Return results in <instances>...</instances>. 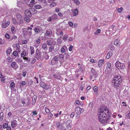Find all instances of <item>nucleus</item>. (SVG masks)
Listing matches in <instances>:
<instances>
[{
  "instance_id": "nucleus-1",
  "label": "nucleus",
  "mask_w": 130,
  "mask_h": 130,
  "mask_svg": "<svg viewBox=\"0 0 130 130\" xmlns=\"http://www.w3.org/2000/svg\"><path fill=\"white\" fill-rule=\"evenodd\" d=\"M98 113V116L99 121L104 125L109 123L111 113L106 106H102L99 109Z\"/></svg>"
},
{
  "instance_id": "nucleus-2",
  "label": "nucleus",
  "mask_w": 130,
  "mask_h": 130,
  "mask_svg": "<svg viewBox=\"0 0 130 130\" xmlns=\"http://www.w3.org/2000/svg\"><path fill=\"white\" fill-rule=\"evenodd\" d=\"M122 78L120 75H116L115 76L112 81V84L113 86L117 89L120 88L121 84Z\"/></svg>"
},
{
  "instance_id": "nucleus-3",
  "label": "nucleus",
  "mask_w": 130,
  "mask_h": 130,
  "mask_svg": "<svg viewBox=\"0 0 130 130\" xmlns=\"http://www.w3.org/2000/svg\"><path fill=\"white\" fill-rule=\"evenodd\" d=\"M115 65L117 68L119 69H123L125 68L124 64L119 61H117L116 62Z\"/></svg>"
},
{
  "instance_id": "nucleus-4",
  "label": "nucleus",
  "mask_w": 130,
  "mask_h": 130,
  "mask_svg": "<svg viewBox=\"0 0 130 130\" xmlns=\"http://www.w3.org/2000/svg\"><path fill=\"white\" fill-rule=\"evenodd\" d=\"M72 122V120L69 119H68L65 123L66 126L68 130H71V129L72 126L70 125V123H71Z\"/></svg>"
},
{
  "instance_id": "nucleus-5",
  "label": "nucleus",
  "mask_w": 130,
  "mask_h": 130,
  "mask_svg": "<svg viewBox=\"0 0 130 130\" xmlns=\"http://www.w3.org/2000/svg\"><path fill=\"white\" fill-rule=\"evenodd\" d=\"M84 109L80 108L79 106L76 107L75 109V111L78 115H80L81 113H83Z\"/></svg>"
},
{
  "instance_id": "nucleus-6",
  "label": "nucleus",
  "mask_w": 130,
  "mask_h": 130,
  "mask_svg": "<svg viewBox=\"0 0 130 130\" xmlns=\"http://www.w3.org/2000/svg\"><path fill=\"white\" fill-rule=\"evenodd\" d=\"M58 57L57 56H54L51 60V64L55 65L57 63L58 60Z\"/></svg>"
},
{
  "instance_id": "nucleus-7",
  "label": "nucleus",
  "mask_w": 130,
  "mask_h": 130,
  "mask_svg": "<svg viewBox=\"0 0 130 130\" xmlns=\"http://www.w3.org/2000/svg\"><path fill=\"white\" fill-rule=\"evenodd\" d=\"M52 33V31L47 30L44 35V37L45 38H48V37H50L51 36Z\"/></svg>"
},
{
  "instance_id": "nucleus-8",
  "label": "nucleus",
  "mask_w": 130,
  "mask_h": 130,
  "mask_svg": "<svg viewBox=\"0 0 130 130\" xmlns=\"http://www.w3.org/2000/svg\"><path fill=\"white\" fill-rule=\"evenodd\" d=\"M29 11L31 15L35 14L37 12V10L33 8H30L29 9Z\"/></svg>"
},
{
  "instance_id": "nucleus-9",
  "label": "nucleus",
  "mask_w": 130,
  "mask_h": 130,
  "mask_svg": "<svg viewBox=\"0 0 130 130\" xmlns=\"http://www.w3.org/2000/svg\"><path fill=\"white\" fill-rule=\"evenodd\" d=\"M91 72L93 76L95 77V78L97 77L98 75L97 73L94 68H91Z\"/></svg>"
},
{
  "instance_id": "nucleus-10",
  "label": "nucleus",
  "mask_w": 130,
  "mask_h": 130,
  "mask_svg": "<svg viewBox=\"0 0 130 130\" xmlns=\"http://www.w3.org/2000/svg\"><path fill=\"white\" fill-rule=\"evenodd\" d=\"M11 66L12 68L15 70H16L19 67L18 66L15 62H12L11 63Z\"/></svg>"
},
{
  "instance_id": "nucleus-11",
  "label": "nucleus",
  "mask_w": 130,
  "mask_h": 130,
  "mask_svg": "<svg viewBox=\"0 0 130 130\" xmlns=\"http://www.w3.org/2000/svg\"><path fill=\"white\" fill-rule=\"evenodd\" d=\"M41 53L40 51L38 49H37L36 50V53L35 54V57L36 58H38L41 55Z\"/></svg>"
},
{
  "instance_id": "nucleus-12",
  "label": "nucleus",
  "mask_w": 130,
  "mask_h": 130,
  "mask_svg": "<svg viewBox=\"0 0 130 130\" xmlns=\"http://www.w3.org/2000/svg\"><path fill=\"white\" fill-rule=\"evenodd\" d=\"M40 85L41 87L44 88L46 90L49 89V87L43 82H41L40 84Z\"/></svg>"
},
{
  "instance_id": "nucleus-13",
  "label": "nucleus",
  "mask_w": 130,
  "mask_h": 130,
  "mask_svg": "<svg viewBox=\"0 0 130 130\" xmlns=\"http://www.w3.org/2000/svg\"><path fill=\"white\" fill-rule=\"evenodd\" d=\"M25 14L26 16L27 17L29 18L30 17H31V15L30 13L29 9L26 10L25 11Z\"/></svg>"
},
{
  "instance_id": "nucleus-14",
  "label": "nucleus",
  "mask_w": 130,
  "mask_h": 130,
  "mask_svg": "<svg viewBox=\"0 0 130 130\" xmlns=\"http://www.w3.org/2000/svg\"><path fill=\"white\" fill-rule=\"evenodd\" d=\"M10 23L9 21H8L6 23H2V28H5L7 27Z\"/></svg>"
},
{
  "instance_id": "nucleus-15",
  "label": "nucleus",
  "mask_w": 130,
  "mask_h": 130,
  "mask_svg": "<svg viewBox=\"0 0 130 130\" xmlns=\"http://www.w3.org/2000/svg\"><path fill=\"white\" fill-rule=\"evenodd\" d=\"M17 123L15 120H13L11 122V126L12 128L14 127L17 126Z\"/></svg>"
},
{
  "instance_id": "nucleus-16",
  "label": "nucleus",
  "mask_w": 130,
  "mask_h": 130,
  "mask_svg": "<svg viewBox=\"0 0 130 130\" xmlns=\"http://www.w3.org/2000/svg\"><path fill=\"white\" fill-rule=\"evenodd\" d=\"M34 30L35 33L37 34L40 32L41 31V30L39 27H36V28H34Z\"/></svg>"
},
{
  "instance_id": "nucleus-17",
  "label": "nucleus",
  "mask_w": 130,
  "mask_h": 130,
  "mask_svg": "<svg viewBox=\"0 0 130 130\" xmlns=\"http://www.w3.org/2000/svg\"><path fill=\"white\" fill-rule=\"evenodd\" d=\"M57 127L59 129H60L61 128H63L64 127H63L62 125L60 124L59 122H58L56 124Z\"/></svg>"
},
{
  "instance_id": "nucleus-18",
  "label": "nucleus",
  "mask_w": 130,
  "mask_h": 130,
  "mask_svg": "<svg viewBox=\"0 0 130 130\" xmlns=\"http://www.w3.org/2000/svg\"><path fill=\"white\" fill-rule=\"evenodd\" d=\"M104 62V59L101 60H99L98 63V66L99 67H101Z\"/></svg>"
},
{
  "instance_id": "nucleus-19",
  "label": "nucleus",
  "mask_w": 130,
  "mask_h": 130,
  "mask_svg": "<svg viewBox=\"0 0 130 130\" xmlns=\"http://www.w3.org/2000/svg\"><path fill=\"white\" fill-rule=\"evenodd\" d=\"M53 76L54 77L57 79H59L61 77L60 74L59 73L57 74H54L53 75Z\"/></svg>"
},
{
  "instance_id": "nucleus-20",
  "label": "nucleus",
  "mask_w": 130,
  "mask_h": 130,
  "mask_svg": "<svg viewBox=\"0 0 130 130\" xmlns=\"http://www.w3.org/2000/svg\"><path fill=\"white\" fill-rule=\"evenodd\" d=\"M30 53L31 55H32L34 53V47L32 46L30 47Z\"/></svg>"
},
{
  "instance_id": "nucleus-21",
  "label": "nucleus",
  "mask_w": 130,
  "mask_h": 130,
  "mask_svg": "<svg viewBox=\"0 0 130 130\" xmlns=\"http://www.w3.org/2000/svg\"><path fill=\"white\" fill-rule=\"evenodd\" d=\"M12 51V49L10 47H9L7 50L6 52L7 55H10L11 52Z\"/></svg>"
},
{
  "instance_id": "nucleus-22",
  "label": "nucleus",
  "mask_w": 130,
  "mask_h": 130,
  "mask_svg": "<svg viewBox=\"0 0 130 130\" xmlns=\"http://www.w3.org/2000/svg\"><path fill=\"white\" fill-rule=\"evenodd\" d=\"M119 42L120 41L118 39L116 40L114 42V44L115 45H116L117 46H119Z\"/></svg>"
},
{
  "instance_id": "nucleus-23",
  "label": "nucleus",
  "mask_w": 130,
  "mask_h": 130,
  "mask_svg": "<svg viewBox=\"0 0 130 130\" xmlns=\"http://www.w3.org/2000/svg\"><path fill=\"white\" fill-rule=\"evenodd\" d=\"M67 47L65 45L63 46L61 48V52L62 53H63L65 52V48H67Z\"/></svg>"
},
{
  "instance_id": "nucleus-24",
  "label": "nucleus",
  "mask_w": 130,
  "mask_h": 130,
  "mask_svg": "<svg viewBox=\"0 0 130 130\" xmlns=\"http://www.w3.org/2000/svg\"><path fill=\"white\" fill-rule=\"evenodd\" d=\"M16 16L18 20L22 19V17L21 15L19 13H17L16 14Z\"/></svg>"
},
{
  "instance_id": "nucleus-25",
  "label": "nucleus",
  "mask_w": 130,
  "mask_h": 130,
  "mask_svg": "<svg viewBox=\"0 0 130 130\" xmlns=\"http://www.w3.org/2000/svg\"><path fill=\"white\" fill-rule=\"evenodd\" d=\"M21 57H26V54L25 51H23L21 54Z\"/></svg>"
},
{
  "instance_id": "nucleus-26",
  "label": "nucleus",
  "mask_w": 130,
  "mask_h": 130,
  "mask_svg": "<svg viewBox=\"0 0 130 130\" xmlns=\"http://www.w3.org/2000/svg\"><path fill=\"white\" fill-rule=\"evenodd\" d=\"M34 7L36 9H38L41 8L42 7L39 5L37 4L35 5L34 6Z\"/></svg>"
},
{
  "instance_id": "nucleus-27",
  "label": "nucleus",
  "mask_w": 130,
  "mask_h": 130,
  "mask_svg": "<svg viewBox=\"0 0 130 130\" xmlns=\"http://www.w3.org/2000/svg\"><path fill=\"white\" fill-rule=\"evenodd\" d=\"M112 53L111 52L109 51L107 55L106 56V58L107 59L109 58L112 55Z\"/></svg>"
},
{
  "instance_id": "nucleus-28",
  "label": "nucleus",
  "mask_w": 130,
  "mask_h": 130,
  "mask_svg": "<svg viewBox=\"0 0 130 130\" xmlns=\"http://www.w3.org/2000/svg\"><path fill=\"white\" fill-rule=\"evenodd\" d=\"M24 20L27 23H29L30 21V18L27 17L26 16L24 18Z\"/></svg>"
},
{
  "instance_id": "nucleus-29",
  "label": "nucleus",
  "mask_w": 130,
  "mask_h": 130,
  "mask_svg": "<svg viewBox=\"0 0 130 130\" xmlns=\"http://www.w3.org/2000/svg\"><path fill=\"white\" fill-rule=\"evenodd\" d=\"M93 90L96 93L98 92V87L96 86H94L93 87Z\"/></svg>"
},
{
  "instance_id": "nucleus-30",
  "label": "nucleus",
  "mask_w": 130,
  "mask_h": 130,
  "mask_svg": "<svg viewBox=\"0 0 130 130\" xmlns=\"http://www.w3.org/2000/svg\"><path fill=\"white\" fill-rule=\"evenodd\" d=\"M11 31L13 34H14L15 32V27L13 26H12L11 27Z\"/></svg>"
},
{
  "instance_id": "nucleus-31",
  "label": "nucleus",
  "mask_w": 130,
  "mask_h": 130,
  "mask_svg": "<svg viewBox=\"0 0 130 130\" xmlns=\"http://www.w3.org/2000/svg\"><path fill=\"white\" fill-rule=\"evenodd\" d=\"M36 43L37 44H39L41 42L40 38L39 37L35 41Z\"/></svg>"
},
{
  "instance_id": "nucleus-32",
  "label": "nucleus",
  "mask_w": 130,
  "mask_h": 130,
  "mask_svg": "<svg viewBox=\"0 0 130 130\" xmlns=\"http://www.w3.org/2000/svg\"><path fill=\"white\" fill-rule=\"evenodd\" d=\"M52 18L53 20H56L57 19V15L56 14H53L52 16Z\"/></svg>"
},
{
  "instance_id": "nucleus-33",
  "label": "nucleus",
  "mask_w": 130,
  "mask_h": 130,
  "mask_svg": "<svg viewBox=\"0 0 130 130\" xmlns=\"http://www.w3.org/2000/svg\"><path fill=\"white\" fill-rule=\"evenodd\" d=\"M12 22L15 25H17L18 24V22H17V20H16V19L14 18H13L12 19Z\"/></svg>"
},
{
  "instance_id": "nucleus-34",
  "label": "nucleus",
  "mask_w": 130,
  "mask_h": 130,
  "mask_svg": "<svg viewBox=\"0 0 130 130\" xmlns=\"http://www.w3.org/2000/svg\"><path fill=\"white\" fill-rule=\"evenodd\" d=\"M4 113L3 112L0 113V120L2 121L3 119Z\"/></svg>"
},
{
  "instance_id": "nucleus-35",
  "label": "nucleus",
  "mask_w": 130,
  "mask_h": 130,
  "mask_svg": "<svg viewBox=\"0 0 130 130\" xmlns=\"http://www.w3.org/2000/svg\"><path fill=\"white\" fill-rule=\"evenodd\" d=\"M46 43L47 45L49 46L52 45L53 44V42L51 40L47 41Z\"/></svg>"
},
{
  "instance_id": "nucleus-36",
  "label": "nucleus",
  "mask_w": 130,
  "mask_h": 130,
  "mask_svg": "<svg viewBox=\"0 0 130 130\" xmlns=\"http://www.w3.org/2000/svg\"><path fill=\"white\" fill-rule=\"evenodd\" d=\"M42 47L43 48L44 50H45L46 49V48L47 47V45L45 43H43L42 45Z\"/></svg>"
},
{
  "instance_id": "nucleus-37",
  "label": "nucleus",
  "mask_w": 130,
  "mask_h": 130,
  "mask_svg": "<svg viewBox=\"0 0 130 130\" xmlns=\"http://www.w3.org/2000/svg\"><path fill=\"white\" fill-rule=\"evenodd\" d=\"M19 21L18 22V24L20 25L22 24H23L24 21L22 19L19 20Z\"/></svg>"
},
{
  "instance_id": "nucleus-38",
  "label": "nucleus",
  "mask_w": 130,
  "mask_h": 130,
  "mask_svg": "<svg viewBox=\"0 0 130 130\" xmlns=\"http://www.w3.org/2000/svg\"><path fill=\"white\" fill-rule=\"evenodd\" d=\"M45 112L47 114L50 113L51 112L49 109L46 107L45 108Z\"/></svg>"
},
{
  "instance_id": "nucleus-39",
  "label": "nucleus",
  "mask_w": 130,
  "mask_h": 130,
  "mask_svg": "<svg viewBox=\"0 0 130 130\" xmlns=\"http://www.w3.org/2000/svg\"><path fill=\"white\" fill-rule=\"evenodd\" d=\"M68 37V35L67 34H65L64 35L63 38V39L64 41H66Z\"/></svg>"
},
{
  "instance_id": "nucleus-40",
  "label": "nucleus",
  "mask_w": 130,
  "mask_h": 130,
  "mask_svg": "<svg viewBox=\"0 0 130 130\" xmlns=\"http://www.w3.org/2000/svg\"><path fill=\"white\" fill-rule=\"evenodd\" d=\"M101 30L100 29H98L94 32V34L95 35H97L100 33L101 32Z\"/></svg>"
},
{
  "instance_id": "nucleus-41",
  "label": "nucleus",
  "mask_w": 130,
  "mask_h": 130,
  "mask_svg": "<svg viewBox=\"0 0 130 130\" xmlns=\"http://www.w3.org/2000/svg\"><path fill=\"white\" fill-rule=\"evenodd\" d=\"M57 3L56 2H53L51 4L50 6L51 7H53L56 5Z\"/></svg>"
},
{
  "instance_id": "nucleus-42",
  "label": "nucleus",
  "mask_w": 130,
  "mask_h": 130,
  "mask_svg": "<svg viewBox=\"0 0 130 130\" xmlns=\"http://www.w3.org/2000/svg\"><path fill=\"white\" fill-rule=\"evenodd\" d=\"M26 33L28 35V36L30 37L31 36L32 34V32L31 30L29 31H27L26 32Z\"/></svg>"
},
{
  "instance_id": "nucleus-43",
  "label": "nucleus",
  "mask_w": 130,
  "mask_h": 130,
  "mask_svg": "<svg viewBox=\"0 0 130 130\" xmlns=\"http://www.w3.org/2000/svg\"><path fill=\"white\" fill-rule=\"evenodd\" d=\"M22 3L20 2H18L17 3V6L18 7H21L22 6Z\"/></svg>"
},
{
  "instance_id": "nucleus-44",
  "label": "nucleus",
  "mask_w": 130,
  "mask_h": 130,
  "mask_svg": "<svg viewBox=\"0 0 130 130\" xmlns=\"http://www.w3.org/2000/svg\"><path fill=\"white\" fill-rule=\"evenodd\" d=\"M74 2L77 5H79L80 4V2L78 0H74Z\"/></svg>"
},
{
  "instance_id": "nucleus-45",
  "label": "nucleus",
  "mask_w": 130,
  "mask_h": 130,
  "mask_svg": "<svg viewBox=\"0 0 130 130\" xmlns=\"http://www.w3.org/2000/svg\"><path fill=\"white\" fill-rule=\"evenodd\" d=\"M13 54L14 56L15 57L17 56L18 55V52L16 51H14L13 52Z\"/></svg>"
},
{
  "instance_id": "nucleus-46",
  "label": "nucleus",
  "mask_w": 130,
  "mask_h": 130,
  "mask_svg": "<svg viewBox=\"0 0 130 130\" xmlns=\"http://www.w3.org/2000/svg\"><path fill=\"white\" fill-rule=\"evenodd\" d=\"M34 27V25H31L30 27H27V29L28 30H29L30 29V30H31L32 29V28Z\"/></svg>"
},
{
  "instance_id": "nucleus-47",
  "label": "nucleus",
  "mask_w": 130,
  "mask_h": 130,
  "mask_svg": "<svg viewBox=\"0 0 130 130\" xmlns=\"http://www.w3.org/2000/svg\"><path fill=\"white\" fill-rule=\"evenodd\" d=\"M111 64L110 62H108L107 63V68H108L109 69L111 68Z\"/></svg>"
},
{
  "instance_id": "nucleus-48",
  "label": "nucleus",
  "mask_w": 130,
  "mask_h": 130,
  "mask_svg": "<svg viewBox=\"0 0 130 130\" xmlns=\"http://www.w3.org/2000/svg\"><path fill=\"white\" fill-rule=\"evenodd\" d=\"M78 11L77 9H75L74 11V15H76L78 13Z\"/></svg>"
},
{
  "instance_id": "nucleus-49",
  "label": "nucleus",
  "mask_w": 130,
  "mask_h": 130,
  "mask_svg": "<svg viewBox=\"0 0 130 130\" xmlns=\"http://www.w3.org/2000/svg\"><path fill=\"white\" fill-rule=\"evenodd\" d=\"M54 47L53 46H51L49 47V50L51 52L54 50Z\"/></svg>"
},
{
  "instance_id": "nucleus-50",
  "label": "nucleus",
  "mask_w": 130,
  "mask_h": 130,
  "mask_svg": "<svg viewBox=\"0 0 130 130\" xmlns=\"http://www.w3.org/2000/svg\"><path fill=\"white\" fill-rule=\"evenodd\" d=\"M8 124L7 123H5L3 125V127L4 128H6L8 127Z\"/></svg>"
},
{
  "instance_id": "nucleus-51",
  "label": "nucleus",
  "mask_w": 130,
  "mask_h": 130,
  "mask_svg": "<svg viewBox=\"0 0 130 130\" xmlns=\"http://www.w3.org/2000/svg\"><path fill=\"white\" fill-rule=\"evenodd\" d=\"M23 59L26 60L28 62L30 60V58H28L26 57H23Z\"/></svg>"
},
{
  "instance_id": "nucleus-52",
  "label": "nucleus",
  "mask_w": 130,
  "mask_h": 130,
  "mask_svg": "<svg viewBox=\"0 0 130 130\" xmlns=\"http://www.w3.org/2000/svg\"><path fill=\"white\" fill-rule=\"evenodd\" d=\"M37 96L34 95L32 96V99L33 100L34 99V101L35 102L37 100Z\"/></svg>"
},
{
  "instance_id": "nucleus-53",
  "label": "nucleus",
  "mask_w": 130,
  "mask_h": 130,
  "mask_svg": "<svg viewBox=\"0 0 130 130\" xmlns=\"http://www.w3.org/2000/svg\"><path fill=\"white\" fill-rule=\"evenodd\" d=\"M68 25L71 27H72L73 26V23L71 21L68 22Z\"/></svg>"
},
{
  "instance_id": "nucleus-54",
  "label": "nucleus",
  "mask_w": 130,
  "mask_h": 130,
  "mask_svg": "<svg viewBox=\"0 0 130 130\" xmlns=\"http://www.w3.org/2000/svg\"><path fill=\"white\" fill-rule=\"evenodd\" d=\"M5 38L7 39H9L10 38V36L7 33L5 34Z\"/></svg>"
},
{
  "instance_id": "nucleus-55",
  "label": "nucleus",
  "mask_w": 130,
  "mask_h": 130,
  "mask_svg": "<svg viewBox=\"0 0 130 130\" xmlns=\"http://www.w3.org/2000/svg\"><path fill=\"white\" fill-rule=\"evenodd\" d=\"M15 84L13 82H12L11 83L10 86L11 87L13 88L15 87Z\"/></svg>"
},
{
  "instance_id": "nucleus-56",
  "label": "nucleus",
  "mask_w": 130,
  "mask_h": 130,
  "mask_svg": "<svg viewBox=\"0 0 130 130\" xmlns=\"http://www.w3.org/2000/svg\"><path fill=\"white\" fill-rule=\"evenodd\" d=\"M123 10V8L121 7L120 8H118L117 9V11L119 13H121Z\"/></svg>"
},
{
  "instance_id": "nucleus-57",
  "label": "nucleus",
  "mask_w": 130,
  "mask_h": 130,
  "mask_svg": "<svg viewBox=\"0 0 130 130\" xmlns=\"http://www.w3.org/2000/svg\"><path fill=\"white\" fill-rule=\"evenodd\" d=\"M4 43V41L1 38H0V45H2Z\"/></svg>"
},
{
  "instance_id": "nucleus-58",
  "label": "nucleus",
  "mask_w": 130,
  "mask_h": 130,
  "mask_svg": "<svg viewBox=\"0 0 130 130\" xmlns=\"http://www.w3.org/2000/svg\"><path fill=\"white\" fill-rule=\"evenodd\" d=\"M75 104L76 105H79L80 104L79 100H77L75 102Z\"/></svg>"
},
{
  "instance_id": "nucleus-59",
  "label": "nucleus",
  "mask_w": 130,
  "mask_h": 130,
  "mask_svg": "<svg viewBox=\"0 0 130 130\" xmlns=\"http://www.w3.org/2000/svg\"><path fill=\"white\" fill-rule=\"evenodd\" d=\"M32 112L34 116L36 115L37 114V112L36 110L33 111Z\"/></svg>"
},
{
  "instance_id": "nucleus-60",
  "label": "nucleus",
  "mask_w": 130,
  "mask_h": 130,
  "mask_svg": "<svg viewBox=\"0 0 130 130\" xmlns=\"http://www.w3.org/2000/svg\"><path fill=\"white\" fill-rule=\"evenodd\" d=\"M36 59L35 58H34V59H33L31 62V64H34L36 62Z\"/></svg>"
},
{
  "instance_id": "nucleus-61",
  "label": "nucleus",
  "mask_w": 130,
  "mask_h": 130,
  "mask_svg": "<svg viewBox=\"0 0 130 130\" xmlns=\"http://www.w3.org/2000/svg\"><path fill=\"white\" fill-rule=\"evenodd\" d=\"M90 61L91 62L94 63L96 62V61L95 60L93 59H91L90 60Z\"/></svg>"
},
{
  "instance_id": "nucleus-62",
  "label": "nucleus",
  "mask_w": 130,
  "mask_h": 130,
  "mask_svg": "<svg viewBox=\"0 0 130 130\" xmlns=\"http://www.w3.org/2000/svg\"><path fill=\"white\" fill-rule=\"evenodd\" d=\"M75 115V112H72L71 114V115L70 116V117L73 118L74 117Z\"/></svg>"
},
{
  "instance_id": "nucleus-63",
  "label": "nucleus",
  "mask_w": 130,
  "mask_h": 130,
  "mask_svg": "<svg viewBox=\"0 0 130 130\" xmlns=\"http://www.w3.org/2000/svg\"><path fill=\"white\" fill-rule=\"evenodd\" d=\"M73 47V46L70 45L69 48V50L70 51H71L72 50Z\"/></svg>"
},
{
  "instance_id": "nucleus-64",
  "label": "nucleus",
  "mask_w": 130,
  "mask_h": 130,
  "mask_svg": "<svg viewBox=\"0 0 130 130\" xmlns=\"http://www.w3.org/2000/svg\"><path fill=\"white\" fill-rule=\"evenodd\" d=\"M64 55H66V59H67L69 58V54L65 53L64 54Z\"/></svg>"
}]
</instances>
